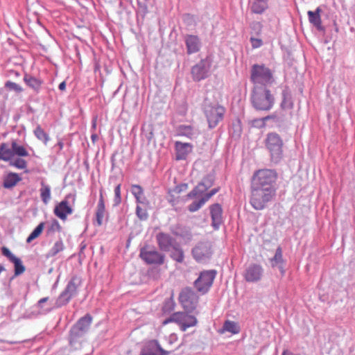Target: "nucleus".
<instances>
[{
	"label": "nucleus",
	"instance_id": "obj_19",
	"mask_svg": "<svg viewBox=\"0 0 355 355\" xmlns=\"http://www.w3.org/2000/svg\"><path fill=\"white\" fill-rule=\"evenodd\" d=\"M1 252L3 255L8 258V259L14 263L15 275L16 276L22 274L25 271V267L22 264L21 261L12 254L8 248L3 247L1 248Z\"/></svg>",
	"mask_w": 355,
	"mask_h": 355
},
{
	"label": "nucleus",
	"instance_id": "obj_11",
	"mask_svg": "<svg viewBox=\"0 0 355 355\" xmlns=\"http://www.w3.org/2000/svg\"><path fill=\"white\" fill-rule=\"evenodd\" d=\"M216 274L215 270H205L202 272L194 282L196 289L202 294L206 293L211 286Z\"/></svg>",
	"mask_w": 355,
	"mask_h": 355
},
{
	"label": "nucleus",
	"instance_id": "obj_47",
	"mask_svg": "<svg viewBox=\"0 0 355 355\" xmlns=\"http://www.w3.org/2000/svg\"><path fill=\"white\" fill-rule=\"evenodd\" d=\"M136 213H137V216L141 220H145L148 217V214H147L146 209L141 208L139 205L137 207Z\"/></svg>",
	"mask_w": 355,
	"mask_h": 355
},
{
	"label": "nucleus",
	"instance_id": "obj_38",
	"mask_svg": "<svg viewBox=\"0 0 355 355\" xmlns=\"http://www.w3.org/2000/svg\"><path fill=\"white\" fill-rule=\"evenodd\" d=\"M131 192L132 195L135 197L136 201L137 203H143V196H144V190L141 186L138 184H133L131 187Z\"/></svg>",
	"mask_w": 355,
	"mask_h": 355
},
{
	"label": "nucleus",
	"instance_id": "obj_42",
	"mask_svg": "<svg viewBox=\"0 0 355 355\" xmlns=\"http://www.w3.org/2000/svg\"><path fill=\"white\" fill-rule=\"evenodd\" d=\"M319 11H320V10H319V8H318L317 10L315 12H313V11L308 12L309 21L316 26H319L321 24V19H320Z\"/></svg>",
	"mask_w": 355,
	"mask_h": 355
},
{
	"label": "nucleus",
	"instance_id": "obj_5",
	"mask_svg": "<svg viewBox=\"0 0 355 355\" xmlns=\"http://www.w3.org/2000/svg\"><path fill=\"white\" fill-rule=\"evenodd\" d=\"M275 193V189H263L252 185V197L250 203L257 210L263 209L266 204L272 200Z\"/></svg>",
	"mask_w": 355,
	"mask_h": 355
},
{
	"label": "nucleus",
	"instance_id": "obj_22",
	"mask_svg": "<svg viewBox=\"0 0 355 355\" xmlns=\"http://www.w3.org/2000/svg\"><path fill=\"white\" fill-rule=\"evenodd\" d=\"M105 213V206L104 202V198L102 193V191H100V197L98 203L97 205V209L96 212V223L98 226H101L103 224V220Z\"/></svg>",
	"mask_w": 355,
	"mask_h": 355
},
{
	"label": "nucleus",
	"instance_id": "obj_24",
	"mask_svg": "<svg viewBox=\"0 0 355 355\" xmlns=\"http://www.w3.org/2000/svg\"><path fill=\"white\" fill-rule=\"evenodd\" d=\"M187 189L186 184H180L170 189L168 193V201L172 205H175L180 198V193L183 189Z\"/></svg>",
	"mask_w": 355,
	"mask_h": 355
},
{
	"label": "nucleus",
	"instance_id": "obj_44",
	"mask_svg": "<svg viewBox=\"0 0 355 355\" xmlns=\"http://www.w3.org/2000/svg\"><path fill=\"white\" fill-rule=\"evenodd\" d=\"M113 200L114 206H118L121 202V184H117L114 188V198Z\"/></svg>",
	"mask_w": 355,
	"mask_h": 355
},
{
	"label": "nucleus",
	"instance_id": "obj_48",
	"mask_svg": "<svg viewBox=\"0 0 355 355\" xmlns=\"http://www.w3.org/2000/svg\"><path fill=\"white\" fill-rule=\"evenodd\" d=\"M250 42H251L252 46L254 49L259 48L263 44L262 40L261 39H258V38L252 37L250 39Z\"/></svg>",
	"mask_w": 355,
	"mask_h": 355
},
{
	"label": "nucleus",
	"instance_id": "obj_35",
	"mask_svg": "<svg viewBox=\"0 0 355 355\" xmlns=\"http://www.w3.org/2000/svg\"><path fill=\"white\" fill-rule=\"evenodd\" d=\"M44 226L45 223L44 222H41L28 236L26 239V242L30 243L32 241L38 238L42 233L44 229Z\"/></svg>",
	"mask_w": 355,
	"mask_h": 355
},
{
	"label": "nucleus",
	"instance_id": "obj_28",
	"mask_svg": "<svg viewBox=\"0 0 355 355\" xmlns=\"http://www.w3.org/2000/svg\"><path fill=\"white\" fill-rule=\"evenodd\" d=\"M169 252H171L170 257L172 259L178 263H182L184 261V252L178 243H176Z\"/></svg>",
	"mask_w": 355,
	"mask_h": 355
},
{
	"label": "nucleus",
	"instance_id": "obj_6",
	"mask_svg": "<svg viewBox=\"0 0 355 355\" xmlns=\"http://www.w3.org/2000/svg\"><path fill=\"white\" fill-rule=\"evenodd\" d=\"M266 146L270 153L271 159L279 162L283 155V140L275 132L269 133L265 141Z\"/></svg>",
	"mask_w": 355,
	"mask_h": 355
},
{
	"label": "nucleus",
	"instance_id": "obj_54",
	"mask_svg": "<svg viewBox=\"0 0 355 355\" xmlns=\"http://www.w3.org/2000/svg\"><path fill=\"white\" fill-rule=\"evenodd\" d=\"M5 270V268L3 266H0V273Z\"/></svg>",
	"mask_w": 355,
	"mask_h": 355
},
{
	"label": "nucleus",
	"instance_id": "obj_27",
	"mask_svg": "<svg viewBox=\"0 0 355 355\" xmlns=\"http://www.w3.org/2000/svg\"><path fill=\"white\" fill-rule=\"evenodd\" d=\"M21 180V178L16 173H9L3 180V187L10 189L15 187L19 182Z\"/></svg>",
	"mask_w": 355,
	"mask_h": 355
},
{
	"label": "nucleus",
	"instance_id": "obj_8",
	"mask_svg": "<svg viewBox=\"0 0 355 355\" xmlns=\"http://www.w3.org/2000/svg\"><path fill=\"white\" fill-rule=\"evenodd\" d=\"M226 110L218 104L208 105L205 107V114L208 122L209 128H216L224 118Z\"/></svg>",
	"mask_w": 355,
	"mask_h": 355
},
{
	"label": "nucleus",
	"instance_id": "obj_9",
	"mask_svg": "<svg viewBox=\"0 0 355 355\" xmlns=\"http://www.w3.org/2000/svg\"><path fill=\"white\" fill-rule=\"evenodd\" d=\"M179 301L185 311L191 312L198 305V296L191 288H186L180 293Z\"/></svg>",
	"mask_w": 355,
	"mask_h": 355
},
{
	"label": "nucleus",
	"instance_id": "obj_34",
	"mask_svg": "<svg viewBox=\"0 0 355 355\" xmlns=\"http://www.w3.org/2000/svg\"><path fill=\"white\" fill-rule=\"evenodd\" d=\"M211 186V183H209L207 187L205 184V180L203 182L199 183L188 195L190 198H193L197 196H199L204 193L207 189V187H209Z\"/></svg>",
	"mask_w": 355,
	"mask_h": 355
},
{
	"label": "nucleus",
	"instance_id": "obj_50",
	"mask_svg": "<svg viewBox=\"0 0 355 355\" xmlns=\"http://www.w3.org/2000/svg\"><path fill=\"white\" fill-rule=\"evenodd\" d=\"M48 300H49V297H43V298L40 299L38 301V306H40L42 303H44V302H47Z\"/></svg>",
	"mask_w": 355,
	"mask_h": 355
},
{
	"label": "nucleus",
	"instance_id": "obj_12",
	"mask_svg": "<svg viewBox=\"0 0 355 355\" xmlns=\"http://www.w3.org/2000/svg\"><path fill=\"white\" fill-rule=\"evenodd\" d=\"M78 286V279L76 278H72L67 285L65 289L58 297L56 300L57 306L60 307L67 304L77 293Z\"/></svg>",
	"mask_w": 355,
	"mask_h": 355
},
{
	"label": "nucleus",
	"instance_id": "obj_1",
	"mask_svg": "<svg viewBox=\"0 0 355 355\" xmlns=\"http://www.w3.org/2000/svg\"><path fill=\"white\" fill-rule=\"evenodd\" d=\"M253 89L268 88L275 81L271 70L264 65L254 64L251 70Z\"/></svg>",
	"mask_w": 355,
	"mask_h": 355
},
{
	"label": "nucleus",
	"instance_id": "obj_7",
	"mask_svg": "<svg viewBox=\"0 0 355 355\" xmlns=\"http://www.w3.org/2000/svg\"><path fill=\"white\" fill-rule=\"evenodd\" d=\"M170 322L178 324L180 329L185 331L188 328L195 327L198 320L195 316L189 315L185 312H175L169 318L165 319L162 322V325L164 326Z\"/></svg>",
	"mask_w": 355,
	"mask_h": 355
},
{
	"label": "nucleus",
	"instance_id": "obj_16",
	"mask_svg": "<svg viewBox=\"0 0 355 355\" xmlns=\"http://www.w3.org/2000/svg\"><path fill=\"white\" fill-rule=\"evenodd\" d=\"M156 241L160 250L169 252L178 242L168 234L159 232L156 235Z\"/></svg>",
	"mask_w": 355,
	"mask_h": 355
},
{
	"label": "nucleus",
	"instance_id": "obj_37",
	"mask_svg": "<svg viewBox=\"0 0 355 355\" xmlns=\"http://www.w3.org/2000/svg\"><path fill=\"white\" fill-rule=\"evenodd\" d=\"M177 135L181 137L191 138L193 135V128L191 125H180L177 129Z\"/></svg>",
	"mask_w": 355,
	"mask_h": 355
},
{
	"label": "nucleus",
	"instance_id": "obj_29",
	"mask_svg": "<svg viewBox=\"0 0 355 355\" xmlns=\"http://www.w3.org/2000/svg\"><path fill=\"white\" fill-rule=\"evenodd\" d=\"M268 8V0H253L251 10L256 14H261Z\"/></svg>",
	"mask_w": 355,
	"mask_h": 355
},
{
	"label": "nucleus",
	"instance_id": "obj_17",
	"mask_svg": "<svg viewBox=\"0 0 355 355\" xmlns=\"http://www.w3.org/2000/svg\"><path fill=\"white\" fill-rule=\"evenodd\" d=\"M262 275V267L258 264H252L245 270L244 278L248 282H255L259 281Z\"/></svg>",
	"mask_w": 355,
	"mask_h": 355
},
{
	"label": "nucleus",
	"instance_id": "obj_3",
	"mask_svg": "<svg viewBox=\"0 0 355 355\" xmlns=\"http://www.w3.org/2000/svg\"><path fill=\"white\" fill-rule=\"evenodd\" d=\"M277 178V174L272 169H260L257 171L252 177V185L263 189H275L274 184Z\"/></svg>",
	"mask_w": 355,
	"mask_h": 355
},
{
	"label": "nucleus",
	"instance_id": "obj_55",
	"mask_svg": "<svg viewBox=\"0 0 355 355\" xmlns=\"http://www.w3.org/2000/svg\"><path fill=\"white\" fill-rule=\"evenodd\" d=\"M58 145H59V146H60V149H62V147H63V144H62V142H60V143L58 144Z\"/></svg>",
	"mask_w": 355,
	"mask_h": 355
},
{
	"label": "nucleus",
	"instance_id": "obj_39",
	"mask_svg": "<svg viewBox=\"0 0 355 355\" xmlns=\"http://www.w3.org/2000/svg\"><path fill=\"white\" fill-rule=\"evenodd\" d=\"M64 249V245L62 240L57 241L53 246L49 250L47 257H55L59 252L63 251Z\"/></svg>",
	"mask_w": 355,
	"mask_h": 355
},
{
	"label": "nucleus",
	"instance_id": "obj_23",
	"mask_svg": "<svg viewBox=\"0 0 355 355\" xmlns=\"http://www.w3.org/2000/svg\"><path fill=\"white\" fill-rule=\"evenodd\" d=\"M218 191L217 189H212L210 192L207 193L204 196L199 200L195 201L189 206V210L191 212H194L198 210L212 196H214Z\"/></svg>",
	"mask_w": 355,
	"mask_h": 355
},
{
	"label": "nucleus",
	"instance_id": "obj_21",
	"mask_svg": "<svg viewBox=\"0 0 355 355\" xmlns=\"http://www.w3.org/2000/svg\"><path fill=\"white\" fill-rule=\"evenodd\" d=\"M185 43L188 54H192L199 51L200 42L198 36L188 35L185 37Z\"/></svg>",
	"mask_w": 355,
	"mask_h": 355
},
{
	"label": "nucleus",
	"instance_id": "obj_46",
	"mask_svg": "<svg viewBox=\"0 0 355 355\" xmlns=\"http://www.w3.org/2000/svg\"><path fill=\"white\" fill-rule=\"evenodd\" d=\"M5 87L9 90H12L18 93L23 91V89L19 85L11 81H7L5 83Z\"/></svg>",
	"mask_w": 355,
	"mask_h": 355
},
{
	"label": "nucleus",
	"instance_id": "obj_10",
	"mask_svg": "<svg viewBox=\"0 0 355 355\" xmlns=\"http://www.w3.org/2000/svg\"><path fill=\"white\" fill-rule=\"evenodd\" d=\"M139 257L147 264L162 265L165 261L163 254L147 246L140 250Z\"/></svg>",
	"mask_w": 355,
	"mask_h": 355
},
{
	"label": "nucleus",
	"instance_id": "obj_45",
	"mask_svg": "<svg viewBox=\"0 0 355 355\" xmlns=\"http://www.w3.org/2000/svg\"><path fill=\"white\" fill-rule=\"evenodd\" d=\"M10 165L19 169H25L27 167V162L21 158H17L10 162Z\"/></svg>",
	"mask_w": 355,
	"mask_h": 355
},
{
	"label": "nucleus",
	"instance_id": "obj_43",
	"mask_svg": "<svg viewBox=\"0 0 355 355\" xmlns=\"http://www.w3.org/2000/svg\"><path fill=\"white\" fill-rule=\"evenodd\" d=\"M61 229L62 227L59 222L56 219H53L50 225L48 227L46 232L48 234H51L56 232H60Z\"/></svg>",
	"mask_w": 355,
	"mask_h": 355
},
{
	"label": "nucleus",
	"instance_id": "obj_4",
	"mask_svg": "<svg viewBox=\"0 0 355 355\" xmlns=\"http://www.w3.org/2000/svg\"><path fill=\"white\" fill-rule=\"evenodd\" d=\"M178 339L177 334H171L167 339L168 346L166 350L163 349L157 340H152L143 349L142 355H168L178 348Z\"/></svg>",
	"mask_w": 355,
	"mask_h": 355
},
{
	"label": "nucleus",
	"instance_id": "obj_41",
	"mask_svg": "<svg viewBox=\"0 0 355 355\" xmlns=\"http://www.w3.org/2000/svg\"><path fill=\"white\" fill-rule=\"evenodd\" d=\"M275 116L274 115H269V116H267L266 117H263L261 119H255L252 120L250 121V123H251L252 126H253V127H255L257 128H261L265 127L266 122L268 120L271 119H275Z\"/></svg>",
	"mask_w": 355,
	"mask_h": 355
},
{
	"label": "nucleus",
	"instance_id": "obj_20",
	"mask_svg": "<svg viewBox=\"0 0 355 355\" xmlns=\"http://www.w3.org/2000/svg\"><path fill=\"white\" fill-rule=\"evenodd\" d=\"M175 149L176 151V159L178 160L185 159L188 155L191 153L193 146L190 143L175 141Z\"/></svg>",
	"mask_w": 355,
	"mask_h": 355
},
{
	"label": "nucleus",
	"instance_id": "obj_32",
	"mask_svg": "<svg viewBox=\"0 0 355 355\" xmlns=\"http://www.w3.org/2000/svg\"><path fill=\"white\" fill-rule=\"evenodd\" d=\"M40 197L44 204H47L51 200V187L46 184L44 181L41 182V188L40 189Z\"/></svg>",
	"mask_w": 355,
	"mask_h": 355
},
{
	"label": "nucleus",
	"instance_id": "obj_2",
	"mask_svg": "<svg viewBox=\"0 0 355 355\" xmlns=\"http://www.w3.org/2000/svg\"><path fill=\"white\" fill-rule=\"evenodd\" d=\"M251 101L257 110L268 111L274 105V97L268 88L253 89Z\"/></svg>",
	"mask_w": 355,
	"mask_h": 355
},
{
	"label": "nucleus",
	"instance_id": "obj_30",
	"mask_svg": "<svg viewBox=\"0 0 355 355\" xmlns=\"http://www.w3.org/2000/svg\"><path fill=\"white\" fill-rule=\"evenodd\" d=\"M283 256H282V250L280 247H278L276 250L275 254L274 257L271 259V265L272 267H278L282 274L284 273V270L283 269Z\"/></svg>",
	"mask_w": 355,
	"mask_h": 355
},
{
	"label": "nucleus",
	"instance_id": "obj_15",
	"mask_svg": "<svg viewBox=\"0 0 355 355\" xmlns=\"http://www.w3.org/2000/svg\"><path fill=\"white\" fill-rule=\"evenodd\" d=\"M192 254L197 261H202L211 256V247L208 243L200 242L192 250Z\"/></svg>",
	"mask_w": 355,
	"mask_h": 355
},
{
	"label": "nucleus",
	"instance_id": "obj_26",
	"mask_svg": "<svg viewBox=\"0 0 355 355\" xmlns=\"http://www.w3.org/2000/svg\"><path fill=\"white\" fill-rule=\"evenodd\" d=\"M24 81L29 87L32 88L37 92L40 91L43 84V81L41 79L37 78L28 74L24 76Z\"/></svg>",
	"mask_w": 355,
	"mask_h": 355
},
{
	"label": "nucleus",
	"instance_id": "obj_49",
	"mask_svg": "<svg viewBox=\"0 0 355 355\" xmlns=\"http://www.w3.org/2000/svg\"><path fill=\"white\" fill-rule=\"evenodd\" d=\"M282 107L283 108H291L293 107L292 102H283L282 103Z\"/></svg>",
	"mask_w": 355,
	"mask_h": 355
},
{
	"label": "nucleus",
	"instance_id": "obj_18",
	"mask_svg": "<svg viewBox=\"0 0 355 355\" xmlns=\"http://www.w3.org/2000/svg\"><path fill=\"white\" fill-rule=\"evenodd\" d=\"M53 212L57 217L64 221L67 216L73 213V209L67 200H63L55 207Z\"/></svg>",
	"mask_w": 355,
	"mask_h": 355
},
{
	"label": "nucleus",
	"instance_id": "obj_53",
	"mask_svg": "<svg viewBox=\"0 0 355 355\" xmlns=\"http://www.w3.org/2000/svg\"><path fill=\"white\" fill-rule=\"evenodd\" d=\"M96 125H97V120H96V119L95 118V119H94L92 120V128H93L94 130H95V129L96 128Z\"/></svg>",
	"mask_w": 355,
	"mask_h": 355
},
{
	"label": "nucleus",
	"instance_id": "obj_31",
	"mask_svg": "<svg viewBox=\"0 0 355 355\" xmlns=\"http://www.w3.org/2000/svg\"><path fill=\"white\" fill-rule=\"evenodd\" d=\"M12 157V148H9L7 144L1 143L0 144V159L7 162L9 161Z\"/></svg>",
	"mask_w": 355,
	"mask_h": 355
},
{
	"label": "nucleus",
	"instance_id": "obj_51",
	"mask_svg": "<svg viewBox=\"0 0 355 355\" xmlns=\"http://www.w3.org/2000/svg\"><path fill=\"white\" fill-rule=\"evenodd\" d=\"M66 88V83L64 81L62 82L60 85H59V89L61 90V91H64Z\"/></svg>",
	"mask_w": 355,
	"mask_h": 355
},
{
	"label": "nucleus",
	"instance_id": "obj_52",
	"mask_svg": "<svg viewBox=\"0 0 355 355\" xmlns=\"http://www.w3.org/2000/svg\"><path fill=\"white\" fill-rule=\"evenodd\" d=\"M98 135L95 133H93L91 136V139L93 143H95L96 140L98 139Z\"/></svg>",
	"mask_w": 355,
	"mask_h": 355
},
{
	"label": "nucleus",
	"instance_id": "obj_33",
	"mask_svg": "<svg viewBox=\"0 0 355 355\" xmlns=\"http://www.w3.org/2000/svg\"><path fill=\"white\" fill-rule=\"evenodd\" d=\"M224 331H228L232 334H237L240 332V327L236 322L227 320L225 322L223 329L220 331L221 333Z\"/></svg>",
	"mask_w": 355,
	"mask_h": 355
},
{
	"label": "nucleus",
	"instance_id": "obj_40",
	"mask_svg": "<svg viewBox=\"0 0 355 355\" xmlns=\"http://www.w3.org/2000/svg\"><path fill=\"white\" fill-rule=\"evenodd\" d=\"M35 136L44 144H46L50 138L49 135L42 128L40 125H37L34 130Z\"/></svg>",
	"mask_w": 355,
	"mask_h": 355
},
{
	"label": "nucleus",
	"instance_id": "obj_14",
	"mask_svg": "<svg viewBox=\"0 0 355 355\" xmlns=\"http://www.w3.org/2000/svg\"><path fill=\"white\" fill-rule=\"evenodd\" d=\"M92 322V317L89 314H87L84 317L80 318L76 324L71 330L70 336L74 339L82 334L86 332Z\"/></svg>",
	"mask_w": 355,
	"mask_h": 355
},
{
	"label": "nucleus",
	"instance_id": "obj_13",
	"mask_svg": "<svg viewBox=\"0 0 355 355\" xmlns=\"http://www.w3.org/2000/svg\"><path fill=\"white\" fill-rule=\"evenodd\" d=\"M211 60L207 58L192 67L191 73L195 80L199 81L205 78L210 70Z\"/></svg>",
	"mask_w": 355,
	"mask_h": 355
},
{
	"label": "nucleus",
	"instance_id": "obj_25",
	"mask_svg": "<svg viewBox=\"0 0 355 355\" xmlns=\"http://www.w3.org/2000/svg\"><path fill=\"white\" fill-rule=\"evenodd\" d=\"M222 211V207L219 204H214L210 207V212L214 226L221 223Z\"/></svg>",
	"mask_w": 355,
	"mask_h": 355
},
{
	"label": "nucleus",
	"instance_id": "obj_36",
	"mask_svg": "<svg viewBox=\"0 0 355 355\" xmlns=\"http://www.w3.org/2000/svg\"><path fill=\"white\" fill-rule=\"evenodd\" d=\"M11 147L13 150V156L15 155L19 157H27L28 155V153L26 149L23 146L19 145L16 141H12Z\"/></svg>",
	"mask_w": 355,
	"mask_h": 355
}]
</instances>
